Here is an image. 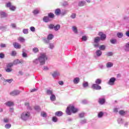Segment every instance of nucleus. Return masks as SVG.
Instances as JSON below:
<instances>
[{
    "instance_id": "obj_1",
    "label": "nucleus",
    "mask_w": 129,
    "mask_h": 129,
    "mask_svg": "<svg viewBox=\"0 0 129 129\" xmlns=\"http://www.w3.org/2000/svg\"><path fill=\"white\" fill-rule=\"evenodd\" d=\"M47 60H48V57H47L46 53H40V55L38 58L33 60V62L36 65L38 64V63H40V65H44Z\"/></svg>"
},
{
    "instance_id": "obj_2",
    "label": "nucleus",
    "mask_w": 129,
    "mask_h": 129,
    "mask_svg": "<svg viewBox=\"0 0 129 129\" xmlns=\"http://www.w3.org/2000/svg\"><path fill=\"white\" fill-rule=\"evenodd\" d=\"M66 111V113L68 115H71V112H72L73 113H76V112L78 111V109L77 108L74 107V106L70 105L68 107H67Z\"/></svg>"
},
{
    "instance_id": "obj_3",
    "label": "nucleus",
    "mask_w": 129,
    "mask_h": 129,
    "mask_svg": "<svg viewBox=\"0 0 129 129\" xmlns=\"http://www.w3.org/2000/svg\"><path fill=\"white\" fill-rule=\"evenodd\" d=\"M30 116L31 113L30 112L25 111L20 114V118L23 121H26L30 118Z\"/></svg>"
},
{
    "instance_id": "obj_4",
    "label": "nucleus",
    "mask_w": 129,
    "mask_h": 129,
    "mask_svg": "<svg viewBox=\"0 0 129 129\" xmlns=\"http://www.w3.org/2000/svg\"><path fill=\"white\" fill-rule=\"evenodd\" d=\"M20 93H21V91L19 90H14L10 93V95H11V96H17V95H19Z\"/></svg>"
},
{
    "instance_id": "obj_5",
    "label": "nucleus",
    "mask_w": 129,
    "mask_h": 129,
    "mask_svg": "<svg viewBox=\"0 0 129 129\" xmlns=\"http://www.w3.org/2000/svg\"><path fill=\"white\" fill-rule=\"evenodd\" d=\"M115 81H116V79L114 77H112L109 79V81L107 83V84L110 85L111 86H112L114 85Z\"/></svg>"
},
{
    "instance_id": "obj_6",
    "label": "nucleus",
    "mask_w": 129,
    "mask_h": 129,
    "mask_svg": "<svg viewBox=\"0 0 129 129\" xmlns=\"http://www.w3.org/2000/svg\"><path fill=\"white\" fill-rule=\"evenodd\" d=\"M92 88L95 90H100V89H101V86H99L97 84H94L92 85Z\"/></svg>"
},
{
    "instance_id": "obj_7",
    "label": "nucleus",
    "mask_w": 129,
    "mask_h": 129,
    "mask_svg": "<svg viewBox=\"0 0 129 129\" xmlns=\"http://www.w3.org/2000/svg\"><path fill=\"white\" fill-rule=\"evenodd\" d=\"M99 36H100V39L101 40V41H104V40L106 39V35L103 34L102 32H99Z\"/></svg>"
},
{
    "instance_id": "obj_8",
    "label": "nucleus",
    "mask_w": 129,
    "mask_h": 129,
    "mask_svg": "<svg viewBox=\"0 0 129 129\" xmlns=\"http://www.w3.org/2000/svg\"><path fill=\"white\" fill-rule=\"evenodd\" d=\"M98 102L99 104H104L105 103V98H104V96H103V98H99L98 100Z\"/></svg>"
},
{
    "instance_id": "obj_9",
    "label": "nucleus",
    "mask_w": 129,
    "mask_h": 129,
    "mask_svg": "<svg viewBox=\"0 0 129 129\" xmlns=\"http://www.w3.org/2000/svg\"><path fill=\"white\" fill-rule=\"evenodd\" d=\"M13 46L15 49H21V48H22V45L18 42H14L13 43Z\"/></svg>"
},
{
    "instance_id": "obj_10",
    "label": "nucleus",
    "mask_w": 129,
    "mask_h": 129,
    "mask_svg": "<svg viewBox=\"0 0 129 129\" xmlns=\"http://www.w3.org/2000/svg\"><path fill=\"white\" fill-rule=\"evenodd\" d=\"M60 75V73L58 72V71H54L52 74V76L53 78H55V77H57V76H59Z\"/></svg>"
},
{
    "instance_id": "obj_11",
    "label": "nucleus",
    "mask_w": 129,
    "mask_h": 129,
    "mask_svg": "<svg viewBox=\"0 0 129 129\" xmlns=\"http://www.w3.org/2000/svg\"><path fill=\"white\" fill-rule=\"evenodd\" d=\"M32 13L34 16H36V15H38V14H40V9L39 8H36L35 10H34L32 12Z\"/></svg>"
},
{
    "instance_id": "obj_12",
    "label": "nucleus",
    "mask_w": 129,
    "mask_h": 129,
    "mask_svg": "<svg viewBox=\"0 0 129 129\" xmlns=\"http://www.w3.org/2000/svg\"><path fill=\"white\" fill-rule=\"evenodd\" d=\"M5 105L7 106L11 107V106H14V102L12 101H8L5 103Z\"/></svg>"
},
{
    "instance_id": "obj_13",
    "label": "nucleus",
    "mask_w": 129,
    "mask_h": 129,
    "mask_svg": "<svg viewBox=\"0 0 129 129\" xmlns=\"http://www.w3.org/2000/svg\"><path fill=\"white\" fill-rule=\"evenodd\" d=\"M73 82H74V84H78V83H79V82H80V78H79L78 77L75 78L73 80Z\"/></svg>"
},
{
    "instance_id": "obj_14",
    "label": "nucleus",
    "mask_w": 129,
    "mask_h": 129,
    "mask_svg": "<svg viewBox=\"0 0 129 129\" xmlns=\"http://www.w3.org/2000/svg\"><path fill=\"white\" fill-rule=\"evenodd\" d=\"M0 17H1V18H7V17H8V14L4 12L1 11Z\"/></svg>"
},
{
    "instance_id": "obj_15",
    "label": "nucleus",
    "mask_w": 129,
    "mask_h": 129,
    "mask_svg": "<svg viewBox=\"0 0 129 129\" xmlns=\"http://www.w3.org/2000/svg\"><path fill=\"white\" fill-rule=\"evenodd\" d=\"M43 21L44 23H49L50 22V18L48 16H44L43 18Z\"/></svg>"
},
{
    "instance_id": "obj_16",
    "label": "nucleus",
    "mask_w": 129,
    "mask_h": 129,
    "mask_svg": "<svg viewBox=\"0 0 129 129\" xmlns=\"http://www.w3.org/2000/svg\"><path fill=\"white\" fill-rule=\"evenodd\" d=\"M100 37H95L94 38V43H95L96 44H98V43H99V42L100 41Z\"/></svg>"
},
{
    "instance_id": "obj_17",
    "label": "nucleus",
    "mask_w": 129,
    "mask_h": 129,
    "mask_svg": "<svg viewBox=\"0 0 129 129\" xmlns=\"http://www.w3.org/2000/svg\"><path fill=\"white\" fill-rule=\"evenodd\" d=\"M96 55L97 57H100L102 55V52L100 50H97L96 51Z\"/></svg>"
},
{
    "instance_id": "obj_18",
    "label": "nucleus",
    "mask_w": 129,
    "mask_h": 129,
    "mask_svg": "<svg viewBox=\"0 0 129 129\" xmlns=\"http://www.w3.org/2000/svg\"><path fill=\"white\" fill-rule=\"evenodd\" d=\"M112 66H113V63L111 62H108L106 64V67H107V68H111Z\"/></svg>"
},
{
    "instance_id": "obj_19",
    "label": "nucleus",
    "mask_w": 129,
    "mask_h": 129,
    "mask_svg": "<svg viewBox=\"0 0 129 129\" xmlns=\"http://www.w3.org/2000/svg\"><path fill=\"white\" fill-rule=\"evenodd\" d=\"M86 2L85 1H80L78 3L79 7H83L85 6Z\"/></svg>"
},
{
    "instance_id": "obj_20",
    "label": "nucleus",
    "mask_w": 129,
    "mask_h": 129,
    "mask_svg": "<svg viewBox=\"0 0 129 129\" xmlns=\"http://www.w3.org/2000/svg\"><path fill=\"white\" fill-rule=\"evenodd\" d=\"M55 115L56 116H62L63 115V112L61 111H57L55 113Z\"/></svg>"
},
{
    "instance_id": "obj_21",
    "label": "nucleus",
    "mask_w": 129,
    "mask_h": 129,
    "mask_svg": "<svg viewBox=\"0 0 129 129\" xmlns=\"http://www.w3.org/2000/svg\"><path fill=\"white\" fill-rule=\"evenodd\" d=\"M55 14L56 16H59L61 15V10L60 9H57L55 10Z\"/></svg>"
},
{
    "instance_id": "obj_22",
    "label": "nucleus",
    "mask_w": 129,
    "mask_h": 129,
    "mask_svg": "<svg viewBox=\"0 0 129 129\" xmlns=\"http://www.w3.org/2000/svg\"><path fill=\"white\" fill-rule=\"evenodd\" d=\"M50 99L51 101H55V100H56V96L52 94V95H51L50 96Z\"/></svg>"
},
{
    "instance_id": "obj_23",
    "label": "nucleus",
    "mask_w": 129,
    "mask_h": 129,
    "mask_svg": "<svg viewBox=\"0 0 129 129\" xmlns=\"http://www.w3.org/2000/svg\"><path fill=\"white\" fill-rule=\"evenodd\" d=\"M124 51L125 52H129V42L126 43Z\"/></svg>"
},
{
    "instance_id": "obj_24",
    "label": "nucleus",
    "mask_w": 129,
    "mask_h": 129,
    "mask_svg": "<svg viewBox=\"0 0 129 129\" xmlns=\"http://www.w3.org/2000/svg\"><path fill=\"white\" fill-rule=\"evenodd\" d=\"M46 94L47 95H52L53 94V90L47 89L46 90Z\"/></svg>"
},
{
    "instance_id": "obj_25",
    "label": "nucleus",
    "mask_w": 129,
    "mask_h": 129,
    "mask_svg": "<svg viewBox=\"0 0 129 129\" xmlns=\"http://www.w3.org/2000/svg\"><path fill=\"white\" fill-rule=\"evenodd\" d=\"M53 38H54V35L52 34H49L47 35V39L49 41H51V40H53Z\"/></svg>"
},
{
    "instance_id": "obj_26",
    "label": "nucleus",
    "mask_w": 129,
    "mask_h": 129,
    "mask_svg": "<svg viewBox=\"0 0 129 129\" xmlns=\"http://www.w3.org/2000/svg\"><path fill=\"white\" fill-rule=\"evenodd\" d=\"M18 40L21 43H25V41H26V39H25L24 37H19Z\"/></svg>"
},
{
    "instance_id": "obj_27",
    "label": "nucleus",
    "mask_w": 129,
    "mask_h": 129,
    "mask_svg": "<svg viewBox=\"0 0 129 129\" xmlns=\"http://www.w3.org/2000/svg\"><path fill=\"white\" fill-rule=\"evenodd\" d=\"M0 30L2 32H6L7 31V26H0Z\"/></svg>"
},
{
    "instance_id": "obj_28",
    "label": "nucleus",
    "mask_w": 129,
    "mask_h": 129,
    "mask_svg": "<svg viewBox=\"0 0 129 129\" xmlns=\"http://www.w3.org/2000/svg\"><path fill=\"white\" fill-rule=\"evenodd\" d=\"M111 44H117V40L115 39H111L110 41Z\"/></svg>"
},
{
    "instance_id": "obj_29",
    "label": "nucleus",
    "mask_w": 129,
    "mask_h": 129,
    "mask_svg": "<svg viewBox=\"0 0 129 129\" xmlns=\"http://www.w3.org/2000/svg\"><path fill=\"white\" fill-rule=\"evenodd\" d=\"M40 115L42 117H46L47 116V113L45 111H42L40 113Z\"/></svg>"
},
{
    "instance_id": "obj_30",
    "label": "nucleus",
    "mask_w": 129,
    "mask_h": 129,
    "mask_svg": "<svg viewBox=\"0 0 129 129\" xmlns=\"http://www.w3.org/2000/svg\"><path fill=\"white\" fill-rule=\"evenodd\" d=\"M72 30H73V31L75 33V34H77L78 33L77 27H76V26H73Z\"/></svg>"
},
{
    "instance_id": "obj_31",
    "label": "nucleus",
    "mask_w": 129,
    "mask_h": 129,
    "mask_svg": "<svg viewBox=\"0 0 129 129\" xmlns=\"http://www.w3.org/2000/svg\"><path fill=\"white\" fill-rule=\"evenodd\" d=\"M53 29L54 31H56L59 30L60 29V25L57 24L56 26L54 25Z\"/></svg>"
},
{
    "instance_id": "obj_32",
    "label": "nucleus",
    "mask_w": 129,
    "mask_h": 129,
    "mask_svg": "<svg viewBox=\"0 0 129 129\" xmlns=\"http://www.w3.org/2000/svg\"><path fill=\"white\" fill-rule=\"evenodd\" d=\"M87 122V119H84L80 120V123L81 124H85V123H86Z\"/></svg>"
},
{
    "instance_id": "obj_33",
    "label": "nucleus",
    "mask_w": 129,
    "mask_h": 129,
    "mask_svg": "<svg viewBox=\"0 0 129 129\" xmlns=\"http://www.w3.org/2000/svg\"><path fill=\"white\" fill-rule=\"evenodd\" d=\"M20 63H21V61H20V60L17 59L14 61L13 64L14 65H18V64H20Z\"/></svg>"
},
{
    "instance_id": "obj_34",
    "label": "nucleus",
    "mask_w": 129,
    "mask_h": 129,
    "mask_svg": "<svg viewBox=\"0 0 129 129\" xmlns=\"http://www.w3.org/2000/svg\"><path fill=\"white\" fill-rule=\"evenodd\" d=\"M88 82H84L83 83V87L84 88H86V87H88Z\"/></svg>"
},
{
    "instance_id": "obj_35",
    "label": "nucleus",
    "mask_w": 129,
    "mask_h": 129,
    "mask_svg": "<svg viewBox=\"0 0 129 129\" xmlns=\"http://www.w3.org/2000/svg\"><path fill=\"white\" fill-rule=\"evenodd\" d=\"M34 109L35 110H36V111H41V107L39 106H35Z\"/></svg>"
},
{
    "instance_id": "obj_36",
    "label": "nucleus",
    "mask_w": 129,
    "mask_h": 129,
    "mask_svg": "<svg viewBox=\"0 0 129 129\" xmlns=\"http://www.w3.org/2000/svg\"><path fill=\"white\" fill-rule=\"evenodd\" d=\"M16 8L15 7V6H12L10 8L9 10H10V11H12V12H15V11H16Z\"/></svg>"
},
{
    "instance_id": "obj_37",
    "label": "nucleus",
    "mask_w": 129,
    "mask_h": 129,
    "mask_svg": "<svg viewBox=\"0 0 129 129\" xmlns=\"http://www.w3.org/2000/svg\"><path fill=\"white\" fill-rule=\"evenodd\" d=\"M32 51L33 53H38V52H39V49L37 47H34L32 49Z\"/></svg>"
},
{
    "instance_id": "obj_38",
    "label": "nucleus",
    "mask_w": 129,
    "mask_h": 129,
    "mask_svg": "<svg viewBox=\"0 0 129 129\" xmlns=\"http://www.w3.org/2000/svg\"><path fill=\"white\" fill-rule=\"evenodd\" d=\"M103 116V112H99L98 114V117L99 118H101Z\"/></svg>"
},
{
    "instance_id": "obj_39",
    "label": "nucleus",
    "mask_w": 129,
    "mask_h": 129,
    "mask_svg": "<svg viewBox=\"0 0 129 129\" xmlns=\"http://www.w3.org/2000/svg\"><path fill=\"white\" fill-rule=\"evenodd\" d=\"M96 84H98L99 85V84H101V80L100 79H98L96 80L95 81Z\"/></svg>"
},
{
    "instance_id": "obj_40",
    "label": "nucleus",
    "mask_w": 129,
    "mask_h": 129,
    "mask_svg": "<svg viewBox=\"0 0 129 129\" xmlns=\"http://www.w3.org/2000/svg\"><path fill=\"white\" fill-rule=\"evenodd\" d=\"M85 115V113L84 112H82L79 114V117H80V118H82L84 117Z\"/></svg>"
},
{
    "instance_id": "obj_41",
    "label": "nucleus",
    "mask_w": 129,
    "mask_h": 129,
    "mask_svg": "<svg viewBox=\"0 0 129 129\" xmlns=\"http://www.w3.org/2000/svg\"><path fill=\"white\" fill-rule=\"evenodd\" d=\"M118 38H122L123 37V34L122 33L118 32L117 34Z\"/></svg>"
},
{
    "instance_id": "obj_42",
    "label": "nucleus",
    "mask_w": 129,
    "mask_h": 129,
    "mask_svg": "<svg viewBox=\"0 0 129 129\" xmlns=\"http://www.w3.org/2000/svg\"><path fill=\"white\" fill-rule=\"evenodd\" d=\"M54 17H55V15H54V14L52 13H50L48 14V17L50 18V19H53Z\"/></svg>"
},
{
    "instance_id": "obj_43",
    "label": "nucleus",
    "mask_w": 129,
    "mask_h": 129,
    "mask_svg": "<svg viewBox=\"0 0 129 129\" xmlns=\"http://www.w3.org/2000/svg\"><path fill=\"white\" fill-rule=\"evenodd\" d=\"M66 14H67V11L66 10L62 11V12L60 11L61 16H65Z\"/></svg>"
},
{
    "instance_id": "obj_44",
    "label": "nucleus",
    "mask_w": 129,
    "mask_h": 129,
    "mask_svg": "<svg viewBox=\"0 0 129 129\" xmlns=\"http://www.w3.org/2000/svg\"><path fill=\"white\" fill-rule=\"evenodd\" d=\"M52 121H53V122H57V121H58V118L56 116H53L52 117Z\"/></svg>"
},
{
    "instance_id": "obj_45",
    "label": "nucleus",
    "mask_w": 129,
    "mask_h": 129,
    "mask_svg": "<svg viewBox=\"0 0 129 129\" xmlns=\"http://www.w3.org/2000/svg\"><path fill=\"white\" fill-rule=\"evenodd\" d=\"M99 49H100V50H105V45H101L99 46Z\"/></svg>"
},
{
    "instance_id": "obj_46",
    "label": "nucleus",
    "mask_w": 129,
    "mask_h": 129,
    "mask_svg": "<svg viewBox=\"0 0 129 129\" xmlns=\"http://www.w3.org/2000/svg\"><path fill=\"white\" fill-rule=\"evenodd\" d=\"M12 3L11 2H8L6 4V7L7 8H9V9L11 8V7L12 6Z\"/></svg>"
},
{
    "instance_id": "obj_47",
    "label": "nucleus",
    "mask_w": 129,
    "mask_h": 129,
    "mask_svg": "<svg viewBox=\"0 0 129 129\" xmlns=\"http://www.w3.org/2000/svg\"><path fill=\"white\" fill-rule=\"evenodd\" d=\"M23 34H29V31L27 29H24L23 30Z\"/></svg>"
},
{
    "instance_id": "obj_48",
    "label": "nucleus",
    "mask_w": 129,
    "mask_h": 129,
    "mask_svg": "<svg viewBox=\"0 0 129 129\" xmlns=\"http://www.w3.org/2000/svg\"><path fill=\"white\" fill-rule=\"evenodd\" d=\"M54 25L53 24H50L48 26V29H49L50 30H53V29H54Z\"/></svg>"
},
{
    "instance_id": "obj_49",
    "label": "nucleus",
    "mask_w": 129,
    "mask_h": 129,
    "mask_svg": "<svg viewBox=\"0 0 129 129\" xmlns=\"http://www.w3.org/2000/svg\"><path fill=\"white\" fill-rule=\"evenodd\" d=\"M17 55V51H13L11 53V56H13V57H15Z\"/></svg>"
},
{
    "instance_id": "obj_50",
    "label": "nucleus",
    "mask_w": 129,
    "mask_h": 129,
    "mask_svg": "<svg viewBox=\"0 0 129 129\" xmlns=\"http://www.w3.org/2000/svg\"><path fill=\"white\" fill-rule=\"evenodd\" d=\"M106 56H112L113 55V53H112V52H107L106 54Z\"/></svg>"
},
{
    "instance_id": "obj_51",
    "label": "nucleus",
    "mask_w": 129,
    "mask_h": 129,
    "mask_svg": "<svg viewBox=\"0 0 129 129\" xmlns=\"http://www.w3.org/2000/svg\"><path fill=\"white\" fill-rule=\"evenodd\" d=\"M13 65H14V63H9L7 65V68H11V67H13Z\"/></svg>"
},
{
    "instance_id": "obj_52",
    "label": "nucleus",
    "mask_w": 129,
    "mask_h": 129,
    "mask_svg": "<svg viewBox=\"0 0 129 129\" xmlns=\"http://www.w3.org/2000/svg\"><path fill=\"white\" fill-rule=\"evenodd\" d=\"M71 19H75V18H76V14L75 13H72L71 15Z\"/></svg>"
},
{
    "instance_id": "obj_53",
    "label": "nucleus",
    "mask_w": 129,
    "mask_h": 129,
    "mask_svg": "<svg viewBox=\"0 0 129 129\" xmlns=\"http://www.w3.org/2000/svg\"><path fill=\"white\" fill-rule=\"evenodd\" d=\"M12 69L10 68H8L6 70V72H8V73H10V72H12Z\"/></svg>"
},
{
    "instance_id": "obj_54",
    "label": "nucleus",
    "mask_w": 129,
    "mask_h": 129,
    "mask_svg": "<svg viewBox=\"0 0 129 129\" xmlns=\"http://www.w3.org/2000/svg\"><path fill=\"white\" fill-rule=\"evenodd\" d=\"M44 43H46V44H49V42H50L49 40L48 39V38H45L43 40Z\"/></svg>"
},
{
    "instance_id": "obj_55",
    "label": "nucleus",
    "mask_w": 129,
    "mask_h": 129,
    "mask_svg": "<svg viewBox=\"0 0 129 129\" xmlns=\"http://www.w3.org/2000/svg\"><path fill=\"white\" fill-rule=\"evenodd\" d=\"M11 126H12L11 124H6L5 125L6 128H10Z\"/></svg>"
},
{
    "instance_id": "obj_56",
    "label": "nucleus",
    "mask_w": 129,
    "mask_h": 129,
    "mask_svg": "<svg viewBox=\"0 0 129 129\" xmlns=\"http://www.w3.org/2000/svg\"><path fill=\"white\" fill-rule=\"evenodd\" d=\"M82 40H83V41H87V36L85 35L83 36L82 38Z\"/></svg>"
},
{
    "instance_id": "obj_57",
    "label": "nucleus",
    "mask_w": 129,
    "mask_h": 129,
    "mask_svg": "<svg viewBox=\"0 0 129 129\" xmlns=\"http://www.w3.org/2000/svg\"><path fill=\"white\" fill-rule=\"evenodd\" d=\"M5 58V54L3 53H0V59H4Z\"/></svg>"
},
{
    "instance_id": "obj_58",
    "label": "nucleus",
    "mask_w": 129,
    "mask_h": 129,
    "mask_svg": "<svg viewBox=\"0 0 129 129\" xmlns=\"http://www.w3.org/2000/svg\"><path fill=\"white\" fill-rule=\"evenodd\" d=\"M0 46L1 47V48H6V47H7V44L1 43Z\"/></svg>"
},
{
    "instance_id": "obj_59",
    "label": "nucleus",
    "mask_w": 129,
    "mask_h": 129,
    "mask_svg": "<svg viewBox=\"0 0 129 129\" xmlns=\"http://www.w3.org/2000/svg\"><path fill=\"white\" fill-rule=\"evenodd\" d=\"M49 48L50 49H54V44L49 43Z\"/></svg>"
},
{
    "instance_id": "obj_60",
    "label": "nucleus",
    "mask_w": 129,
    "mask_h": 129,
    "mask_svg": "<svg viewBox=\"0 0 129 129\" xmlns=\"http://www.w3.org/2000/svg\"><path fill=\"white\" fill-rule=\"evenodd\" d=\"M30 31H31V32H35V31H36V29L34 27L32 26L30 27Z\"/></svg>"
},
{
    "instance_id": "obj_61",
    "label": "nucleus",
    "mask_w": 129,
    "mask_h": 129,
    "mask_svg": "<svg viewBox=\"0 0 129 129\" xmlns=\"http://www.w3.org/2000/svg\"><path fill=\"white\" fill-rule=\"evenodd\" d=\"M117 121L118 123H122V119L121 118H119Z\"/></svg>"
},
{
    "instance_id": "obj_62",
    "label": "nucleus",
    "mask_w": 129,
    "mask_h": 129,
    "mask_svg": "<svg viewBox=\"0 0 129 129\" xmlns=\"http://www.w3.org/2000/svg\"><path fill=\"white\" fill-rule=\"evenodd\" d=\"M43 70H44V71H48V70H49V68L47 66H44L43 67Z\"/></svg>"
},
{
    "instance_id": "obj_63",
    "label": "nucleus",
    "mask_w": 129,
    "mask_h": 129,
    "mask_svg": "<svg viewBox=\"0 0 129 129\" xmlns=\"http://www.w3.org/2000/svg\"><path fill=\"white\" fill-rule=\"evenodd\" d=\"M119 113L121 115H123V114H124L125 112H124V111H123V110H120L119 111Z\"/></svg>"
},
{
    "instance_id": "obj_64",
    "label": "nucleus",
    "mask_w": 129,
    "mask_h": 129,
    "mask_svg": "<svg viewBox=\"0 0 129 129\" xmlns=\"http://www.w3.org/2000/svg\"><path fill=\"white\" fill-rule=\"evenodd\" d=\"M11 26L12 27V28H15L16 27V24L15 23H12L11 24Z\"/></svg>"
}]
</instances>
